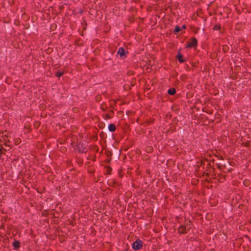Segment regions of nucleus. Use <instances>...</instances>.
<instances>
[{"mask_svg": "<svg viewBox=\"0 0 251 251\" xmlns=\"http://www.w3.org/2000/svg\"><path fill=\"white\" fill-rule=\"evenodd\" d=\"M197 43L198 42L197 39L193 37L191 39V41L189 42L187 45V47L189 48H191L192 47H196L197 45Z\"/></svg>", "mask_w": 251, "mask_h": 251, "instance_id": "nucleus-3", "label": "nucleus"}, {"mask_svg": "<svg viewBox=\"0 0 251 251\" xmlns=\"http://www.w3.org/2000/svg\"><path fill=\"white\" fill-rule=\"evenodd\" d=\"M180 30H181V29H180V28L179 26H176V28H175V30L174 31V33H177V32L180 31Z\"/></svg>", "mask_w": 251, "mask_h": 251, "instance_id": "nucleus-11", "label": "nucleus"}, {"mask_svg": "<svg viewBox=\"0 0 251 251\" xmlns=\"http://www.w3.org/2000/svg\"><path fill=\"white\" fill-rule=\"evenodd\" d=\"M176 93V90L175 88H171V89H170L168 91V93L170 95H173L174 94H175Z\"/></svg>", "mask_w": 251, "mask_h": 251, "instance_id": "nucleus-8", "label": "nucleus"}, {"mask_svg": "<svg viewBox=\"0 0 251 251\" xmlns=\"http://www.w3.org/2000/svg\"><path fill=\"white\" fill-rule=\"evenodd\" d=\"M81 151V152L85 151L84 149H83L82 151Z\"/></svg>", "mask_w": 251, "mask_h": 251, "instance_id": "nucleus-19", "label": "nucleus"}, {"mask_svg": "<svg viewBox=\"0 0 251 251\" xmlns=\"http://www.w3.org/2000/svg\"><path fill=\"white\" fill-rule=\"evenodd\" d=\"M106 168L107 169V173L110 175L111 174L112 169L109 167H106Z\"/></svg>", "mask_w": 251, "mask_h": 251, "instance_id": "nucleus-14", "label": "nucleus"}, {"mask_svg": "<svg viewBox=\"0 0 251 251\" xmlns=\"http://www.w3.org/2000/svg\"><path fill=\"white\" fill-rule=\"evenodd\" d=\"M220 26H218V27L216 26V27H215L214 29H220Z\"/></svg>", "mask_w": 251, "mask_h": 251, "instance_id": "nucleus-17", "label": "nucleus"}, {"mask_svg": "<svg viewBox=\"0 0 251 251\" xmlns=\"http://www.w3.org/2000/svg\"><path fill=\"white\" fill-rule=\"evenodd\" d=\"M219 180L221 181H223V180L225 179L226 176L224 175L221 174L219 176Z\"/></svg>", "mask_w": 251, "mask_h": 251, "instance_id": "nucleus-10", "label": "nucleus"}, {"mask_svg": "<svg viewBox=\"0 0 251 251\" xmlns=\"http://www.w3.org/2000/svg\"><path fill=\"white\" fill-rule=\"evenodd\" d=\"M105 118H106V119H110V116L109 115V114H107L105 115Z\"/></svg>", "mask_w": 251, "mask_h": 251, "instance_id": "nucleus-15", "label": "nucleus"}, {"mask_svg": "<svg viewBox=\"0 0 251 251\" xmlns=\"http://www.w3.org/2000/svg\"><path fill=\"white\" fill-rule=\"evenodd\" d=\"M177 58L178 60V61L180 62V63H182V62H184V60H183L182 59L183 58V56L182 55H181V54H178V55L177 56Z\"/></svg>", "mask_w": 251, "mask_h": 251, "instance_id": "nucleus-9", "label": "nucleus"}, {"mask_svg": "<svg viewBox=\"0 0 251 251\" xmlns=\"http://www.w3.org/2000/svg\"><path fill=\"white\" fill-rule=\"evenodd\" d=\"M63 75V72H56V74H55V75L57 77H60V76H62Z\"/></svg>", "mask_w": 251, "mask_h": 251, "instance_id": "nucleus-13", "label": "nucleus"}, {"mask_svg": "<svg viewBox=\"0 0 251 251\" xmlns=\"http://www.w3.org/2000/svg\"><path fill=\"white\" fill-rule=\"evenodd\" d=\"M251 224V222H250Z\"/></svg>", "mask_w": 251, "mask_h": 251, "instance_id": "nucleus-20", "label": "nucleus"}, {"mask_svg": "<svg viewBox=\"0 0 251 251\" xmlns=\"http://www.w3.org/2000/svg\"><path fill=\"white\" fill-rule=\"evenodd\" d=\"M133 248L135 250H138L142 247V242L140 240H137L135 241L132 245Z\"/></svg>", "mask_w": 251, "mask_h": 251, "instance_id": "nucleus-2", "label": "nucleus"}, {"mask_svg": "<svg viewBox=\"0 0 251 251\" xmlns=\"http://www.w3.org/2000/svg\"><path fill=\"white\" fill-rule=\"evenodd\" d=\"M182 28H186V26H185V25H183L182 26Z\"/></svg>", "mask_w": 251, "mask_h": 251, "instance_id": "nucleus-18", "label": "nucleus"}, {"mask_svg": "<svg viewBox=\"0 0 251 251\" xmlns=\"http://www.w3.org/2000/svg\"><path fill=\"white\" fill-rule=\"evenodd\" d=\"M178 231L179 233L180 234L186 233V226H179V227L178 229Z\"/></svg>", "mask_w": 251, "mask_h": 251, "instance_id": "nucleus-5", "label": "nucleus"}, {"mask_svg": "<svg viewBox=\"0 0 251 251\" xmlns=\"http://www.w3.org/2000/svg\"><path fill=\"white\" fill-rule=\"evenodd\" d=\"M1 133L3 134L1 137L3 138V140L10 143V142L9 140L7 139L9 137H10V136L8 135V132L7 131H4V132H1ZM10 148V146L7 144V142H6L3 145H0V150L2 151V153H4V151H9Z\"/></svg>", "mask_w": 251, "mask_h": 251, "instance_id": "nucleus-1", "label": "nucleus"}, {"mask_svg": "<svg viewBox=\"0 0 251 251\" xmlns=\"http://www.w3.org/2000/svg\"><path fill=\"white\" fill-rule=\"evenodd\" d=\"M117 54L120 55L121 58L126 57L125 50L123 48H120L117 51Z\"/></svg>", "mask_w": 251, "mask_h": 251, "instance_id": "nucleus-4", "label": "nucleus"}, {"mask_svg": "<svg viewBox=\"0 0 251 251\" xmlns=\"http://www.w3.org/2000/svg\"><path fill=\"white\" fill-rule=\"evenodd\" d=\"M109 130L111 132H114L116 130V126L114 124H111L108 126Z\"/></svg>", "mask_w": 251, "mask_h": 251, "instance_id": "nucleus-6", "label": "nucleus"}, {"mask_svg": "<svg viewBox=\"0 0 251 251\" xmlns=\"http://www.w3.org/2000/svg\"><path fill=\"white\" fill-rule=\"evenodd\" d=\"M13 246L15 248L18 249L20 246V243L19 241H15L13 243Z\"/></svg>", "mask_w": 251, "mask_h": 251, "instance_id": "nucleus-7", "label": "nucleus"}, {"mask_svg": "<svg viewBox=\"0 0 251 251\" xmlns=\"http://www.w3.org/2000/svg\"><path fill=\"white\" fill-rule=\"evenodd\" d=\"M226 48H227V47L226 46H224L223 47V50L225 52H226Z\"/></svg>", "mask_w": 251, "mask_h": 251, "instance_id": "nucleus-16", "label": "nucleus"}, {"mask_svg": "<svg viewBox=\"0 0 251 251\" xmlns=\"http://www.w3.org/2000/svg\"><path fill=\"white\" fill-rule=\"evenodd\" d=\"M21 142V140L20 138H16L15 139V144L16 145H19Z\"/></svg>", "mask_w": 251, "mask_h": 251, "instance_id": "nucleus-12", "label": "nucleus"}]
</instances>
